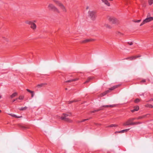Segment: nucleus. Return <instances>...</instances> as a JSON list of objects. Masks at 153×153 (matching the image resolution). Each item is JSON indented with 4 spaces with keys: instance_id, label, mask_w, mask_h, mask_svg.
<instances>
[{
    "instance_id": "nucleus-1",
    "label": "nucleus",
    "mask_w": 153,
    "mask_h": 153,
    "mask_svg": "<svg viewBox=\"0 0 153 153\" xmlns=\"http://www.w3.org/2000/svg\"><path fill=\"white\" fill-rule=\"evenodd\" d=\"M53 1L56 4L59 6L63 12H67V10L65 7L60 2L56 0H54Z\"/></svg>"
},
{
    "instance_id": "nucleus-2",
    "label": "nucleus",
    "mask_w": 153,
    "mask_h": 153,
    "mask_svg": "<svg viewBox=\"0 0 153 153\" xmlns=\"http://www.w3.org/2000/svg\"><path fill=\"white\" fill-rule=\"evenodd\" d=\"M71 113H68L67 114L63 113L62 116L61 117V119L66 121L69 122L70 121V120L67 117L71 116Z\"/></svg>"
},
{
    "instance_id": "nucleus-3",
    "label": "nucleus",
    "mask_w": 153,
    "mask_h": 153,
    "mask_svg": "<svg viewBox=\"0 0 153 153\" xmlns=\"http://www.w3.org/2000/svg\"><path fill=\"white\" fill-rule=\"evenodd\" d=\"M48 8L50 10H51L54 12L58 13H59V11L53 4L51 3L49 4L48 7Z\"/></svg>"
},
{
    "instance_id": "nucleus-4",
    "label": "nucleus",
    "mask_w": 153,
    "mask_h": 153,
    "mask_svg": "<svg viewBox=\"0 0 153 153\" xmlns=\"http://www.w3.org/2000/svg\"><path fill=\"white\" fill-rule=\"evenodd\" d=\"M115 106V105H104L102 106L101 107H100L99 109H97V110H95L92 111H91V113H94L96 111H98L100 110H101L102 109V107H113Z\"/></svg>"
},
{
    "instance_id": "nucleus-5",
    "label": "nucleus",
    "mask_w": 153,
    "mask_h": 153,
    "mask_svg": "<svg viewBox=\"0 0 153 153\" xmlns=\"http://www.w3.org/2000/svg\"><path fill=\"white\" fill-rule=\"evenodd\" d=\"M96 13V11L94 10L89 11L88 12V15L92 20H94L95 19Z\"/></svg>"
},
{
    "instance_id": "nucleus-6",
    "label": "nucleus",
    "mask_w": 153,
    "mask_h": 153,
    "mask_svg": "<svg viewBox=\"0 0 153 153\" xmlns=\"http://www.w3.org/2000/svg\"><path fill=\"white\" fill-rule=\"evenodd\" d=\"M153 20V17H147L143 20V22L140 24V26H141L145 24L152 21Z\"/></svg>"
},
{
    "instance_id": "nucleus-7",
    "label": "nucleus",
    "mask_w": 153,
    "mask_h": 153,
    "mask_svg": "<svg viewBox=\"0 0 153 153\" xmlns=\"http://www.w3.org/2000/svg\"><path fill=\"white\" fill-rule=\"evenodd\" d=\"M109 19L113 24H116L117 22V19L114 17H110Z\"/></svg>"
},
{
    "instance_id": "nucleus-8",
    "label": "nucleus",
    "mask_w": 153,
    "mask_h": 153,
    "mask_svg": "<svg viewBox=\"0 0 153 153\" xmlns=\"http://www.w3.org/2000/svg\"><path fill=\"white\" fill-rule=\"evenodd\" d=\"M114 89L113 88V87H112L111 88H109V90H107L106 91H105L102 94L100 95L101 97H102V96L105 95L107 93H108V92H109L110 90L112 91Z\"/></svg>"
},
{
    "instance_id": "nucleus-9",
    "label": "nucleus",
    "mask_w": 153,
    "mask_h": 153,
    "mask_svg": "<svg viewBox=\"0 0 153 153\" xmlns=\"http://www.w3.org/2000/svg\"><path fill=\"white\" fill-rule=\"evenodd\" d=\"M103 3L108 6H110V4L108 1H112L113 0H101Z\"/></svg>"
},
{
    "instance_id": "nucleus-10",
    "label": "nucleus",
    "mask_w": 153,
    "mask_h": 153,
    "mask_svg": "<svg viewBox=\"0 0 153 153\" xmlns=\"http://www.w3.org/2000/svg\"><path fill=\"white\" fill-rule=\"evenodd\" d=\"M94 39H86L82 41L81 42V43H84L89 42L91 41H94Z\"/></svg>"
},
{
    "instance_id": "nucleus-11",
    "label": "nucleus",
    "mask_w": 153,
    "mask_h": 153,
    "mask_svg": "<svg viewBox=\"0 0 153 153\" xmlns=\"http://www.w3.org/2000/svg\"><path fill=\"white\" fill-rule=\"evenodd\" d=\"M30 25L31 28L35 30L36 28V25L33 22Z\"/></svg>"
},
{
    "instance_id": "nucleus-12",
    "label": "nucleus",
    "mask_w": 153,
    "mask_h": 153,
    "mask_svg": "<svg viewBox=\"0 0 153 153\" xmlns=\"http://www.w3.org/2000/svg\"><path fill=\"white\" fill-rule=\"evenodd\" d=\"M140 56H132V57H129L128 58H126V59H129L130 60H132L134 59H135L137 57H140Z\"/></svg>"
},
{
    "instance_id": "nucleus-13",
    "label": "nucleus",
    "mask_w": 153,
    "mask_h": 153,
    "mask_svg": "<svg viewBox=\"0 0 153 153\" xmlns=\"http://www.w3.org/2000/svg\"><path fill=\"white\" fill-rule=\"evenodd\" d=\"M139 109V107L138 106H136L134 107V108L131 110V111L132 112H134L135 111H137Z\"/></svg>"
},
{
    "instance_id": "nucleus-14",
    "label": "nucleus",
    "mask_w": 153,
    "mask_h": 153,
    "mask_svg": "<svg viewBox=\"0 0 153 153\" xmlns=\"http://www.w3.org/2000/svg\"><path fill=\"white\" fill-rule=\"evenodd\" d=\"M131 123L130 121H129V120L126 121L125 123H124L123 124V125L124 126H126L130 125Z\"/></svg>"
},
{
    "instance_id": "nucleus-15",
    "label": "nucleus",
    "mask_w": 153,
    "mask_h": 153,
    "mask_svg": "<svg viewBox=\"0 0 153 153\" xmlns=\"http://www.w3.org/2000/svg\"><path fill=\"white\" fill-rule=\"evenodd\" d=\"M141 124V123H140V122H131V123L130 125H134L139 124Z\"/></svg>"
},
{
    "instance_id": "nucleus-16",
    "label": "nucleus",
    "mask_w": 153,
    "mask_h": 153,
    "mask_svg": "<svg viewBox=\"0 0 153 153\" xmlns=\"http://www.w3.org/2000/svg\"><path fill=\"white\" fill-rule=\"evenodd\" d=\"M78 79V78H76L74 79H71L70 80H67L65 81L66 82H71L75 81Z\"/></svg>"
},
{
    "instance_id": "nucleus-17",
    "label": "nucleus",
    "mask_w": 153,
    "mask_h": 153,
    "mask_svg": "<svg viewBox=\"0 0 153 153\" xmlns=\"http://www.w3.org/2000/svg\"><path fill=\"white\" fill-rule=\"evenodd\" d=\"M130 129V128L125 129L124 130H123L121 131H118V132L119 133H123L124 132H126L128 131Z\"/></svg>"
},
{
    "instance_id": "nucleus-18",
    "label": "nucleus",
    "mask_w": 153,
    "mask_h": 153,
    "mask_svg": "<svg viewBox=\"0 0 153 153\" xmlns=\"http://www.w3.org/2000/svg\"><path fill=\"white\" fill-rule=\"evenodd\" d=\"M118 126L116 124H111L109 126H106L107 128L108 127H117Z\"/></svg>"
},
{
    "instance_id": "nucleus-19",
    "label": "nucleus",
    "mask_w": 153,
    "mask_h": 153,
    "mask_svg": "<svg viewBox=\"0 0 153 153\" xmlns=\"http://www.w3.org/2000/svg\"><path fill=\"white\" fill-rule=\"evenodd\" d=\"M17 93L14 92L13 94L12 95H11L10 96V97L11 98H13L16 97L17 95Z\"/></svg>"
},
{
    "instance_id": "nucleus-20",
    "label": "nucleus",
    "mask_w": 153,
    "mask_h": 153,
    "mask_svg": "<svg viewBox=\"0 0 153 153\" xmlns=\"http://www.w3.org/2000/svg\"><path fill=\"white\" fill-rule=\"evenodd\" d=\"M27 107L26 106H25L24 107H21L19 108V109L20 111H24L26 110L27 108Z\"/></svg>"
},
{
    "instance_id": "nucleus-21",
    "label": "nucleus",
    "mask_w": 153,
    "mask_h": 153,
    "mask_svg": "<svg viewBox=\"0 0 153 153\" xmlns=\"http://www.w3.org/2000/svg\"><path fill=\"white\" fill-rule=\"evenodd\" d=\"M46 84L45 83H42L41 84L38 85L37 86L38 88H39L42 87L43 85Z\"/></svg>"
},
{
    "instance_id": "nucleus-22",
    "label": "nucleus",
    "mask_w": 153,
    "mask_h": 153,
    "mask_svg": "<svg viewBox=\"0 0 153 153\" xmlns=\"http://www.w3.org/2000/svg\"><path fill=\"white\" fill-rule=\"evenodd\" d=\"M92 79V78H91V77H89L88 78L87 80L84 82V84H85V83H86L88 82Z\"/></svg>"
},
{
    "instance_id": "nucleus-23",
    "label": "nucleus",
    "mask_w": 153,
    "mask_h": 153,
    "mask_svg": "<svg viewBox=\"0 0 153 153\" xmlns=\"http://www.w3.org/2000/svg\"><path fill=\"white\" fill-rule=\"evenodd\" d=\"M91 118L90 117V118L89 119H83V120H82V121H78V123H81V122H84L85 121H86V120H88L89 119H91Z\"/></svg>"
},
{
    "instance_id": "nucleus-24",
    "label": "nucleus",
    "mask_w": 153,
    "mask_h": 153,
    "mask_svg": "<svg viewBox=\"0 0 153 153\" xmlns=\"http://www.w3.org/2000/svg\"><path fill=\"white\" fill-rule=\"evenodd\" d=\"M136 119V118H132L129 119V121H130L131 122L133 120Z\"/></svg>"
},
{
    "instance_id": "nucleus-25",
    "label": "nucleus",
    "mask_w": 153,
    "mask_h": 153,
    "mask_svg": "<svg viewBox=\"0 0 153 153\" xmlns=\"http://www.w3.org/2000/svg\"><path fill=\"white\" fill-rule=\"evenodd\" d=\"M32 22L30 21H27L25 22V23L27 24H28L29 25H30Z\"/></svg>"
},
{
    "instance_id": "nucleus-26",
    "label": "nucleus",
    "mask_w": 153,
    "mask_h": 153,
    "mask_svg": "<svg viewBox=\"0 0 153 153\" xmlns=\"http://www.w3.org/2000/svg\"><path fill=\"white\" fill-rule=\"evenodd\" d=\"M149 2L150 5H151L153 3V0H149Z\"/></svg>"
},
{
    "instance_id": "nucleus-27",
    "label": "nucleus",
    "mask_w": 153,
    "mask_h": 153,
    "mask_svg": "<svg viewBox=\"0 0 153 153\" xmlns=\"http://www.w3.org/2000/svg\"><path fill=\"white\" fill-rule=\"evenodd\" d=\"M24 98V96H19V97L18 98V99L20 100H22Z\"/></svg>"
},
{
    "instance_id": "nucleus-28",
    "label": "nucleus",
    "mask_w": 153,
    "mask_h": 153,
    "mask_svg": "<svg viewBox=\"0 0 153 153\" xmlns=\"http://www.w3.org/2000/svg\"><path fill=\"white\" fill-rule=\"evenodd\" d=\"M105 27L107 28H111L110 26L109 25H108L107 24H105Z\"/></svg>"
},
{
    "instance_id": "nucleus-29",
    "label": "nucleus",
    "mask_w": 153,
    "mask_h": 153,
    "mask_svg": "<svg viewBox=\"0 0 153 153\" xmlns=\"http://www.w3.org/2000/svg\"><path fill=\"white\" fill-rule=\"evenodd\" d=\"M77 101V100H74L68 102H69L68 103L69 104H71V103H72L73 102H76Z\"/></svg>"
},
{
    "instance_id": "nucleus-30",
    "label": "nucleus",
    "mask_w": 153,
    "mask_h": 153,
    "mask_svg": "<svg viewBox=\"0 0 153 153\" xmlns=\"http://www.w3.org/2000/svg\"><path fill=\"white\" fill-rule=\"evenodd\" d=\"M11 116L13 117H16V115H15L14 114H9Z\"/></svg>"
},
{
    "instance_id": "nucleus-31",
    "label": "nucleus",
    "mask_w": 153,
    "mask_h": 153,
    "mask_svg": "<svg viewBox=\"0 0 153 153\" xmlns=\"http://www.w3.org/2000/svg\"><path fill=\"white\" fill-rule=\"evenodd\" d=\"M140 101V100L138 99H136L134 101V102L136 103H137Z\"/></svg>"
},
{
    "instance_id": "nucleus-32",
    "label": "nucleus",
    "mask_w": 153,
    "mask_h": 153,
    "mask_svg": "<svg viewBox=\"0 0 153 153\" xmlns=\"http://www.w3.org/2000/svg\"><path fill=\"white\" fill-rule=\"evenodd\" d=\"M119 86V85H115V86H113V88H114V89L117 88L118 86Z\"/></svg>"
},
{
    "instance_id": "nucleus-33",
    "label": "nucleus",
    "mask_w": 153,
    "mask_h": 153,
    "mask_svg": "<svg viewBox=\"0 0 153 153\" xmlns=\"http://www.w3.org/2000/svg\"><path fill=\"white\" fill-rule=\"evenodd\" d=\"M143 118L142 117H141V116H140L139 117H138L137 118H136V119H137V120H139V119H141Z\"/></svg>"
},
{
    "instance_id": "nucleus-34",
    "label": "nucleus",
    "mask_w": 153,
    "mask_h": 153,
    "mask_svg": "<svg viewBox=\"0 0 153 153\" xmlns=\"http://www.w3.org/2000/svg\"><path fill=\"white\" fill-rule=\"evenodd\" d=\"M22 117V116H17V115H16V117H15L16 118H20Z\"/></svg>"
},
{
    "instance_id": "nucleus-35",
    "label": "nucleus",
    "mask_w": 153,
    "mask_h": 153,
    "mask_svg": "<svg viewBox=\"0 0 153 153\" xmlns=\"http://www.w3.org/2000/svg\"><path fill=\"white\" fill-rule=\"evenodd\" d=\"M140 21V20H138L137 21H135L136 22H139Z\"/></svg>"
},
{
    "instance_id": "nucleus-36",
    "label": "nucleus",
    "mask_w": 153,
    "mask_h": 153,
    "mask_svg": "<svg viewBox=\"0 0 153 153\" xmlns=\"http://www.w3.org/2000/svg\"><path fill=\"white\" fill-rule=\"evenodd\" d=\"M34 95V93H33L32 94H31V97L33 98V97Z\"/></svg>"
},
{
    "instance_id": "nucleus-37",
    "label": "nucleus",
    "mask_w": 153,
    "mask_h": 153,
    "mask_svg": "<svg viewBox=\"0 0 153 153\" xmlns=\"http://www.w3.org/2000/svg\"><path fill=\"white\" fill-rule=\"evenodd\" d=\"M128 43L130 45H132L133 44V43L132 42H131L130 43H129L128 42Z\"/></svg>"
},
{
    "instance_id": "nucleus-38",
    "label": "nucleus",
    "mask_w": 153,
    "mask_h": 153,
    "mask_svg": "<svg viewBox=\"0 0 153 153\" xmlns=\"http://www.w3.org/2000/svg\"><path fill=\"white\" fill-rule=\"evenodd\" d=\"M18 98H16L15 99H14L13 100V102H14L15 101H16V100H17Z\"/></svg>"
},
{
    "instance_id": "nucleus-39",
    "label": "nucleus",
    "mask_w": 153,
    "mask_h": 153,
    "mask_svg": "<svg viewBox=\"0 0 153 153\" xmlns=\"http://www.w3.org/2000/svg\"><path fill=\"white\" fill-rule=\"evenodd\" d=\"M26 90L28 92H30V91H31L30 90H29V89H26Z\"/></svg>"
},
{
    "instance_id": "nucleus-40",
    "label": "nucleus",
    "mask_w": 153,
    "mask_h": 153,
    "mask_svg": "<svg viewBox=\"0 0 153 153\" xmlns=\"http://www.w3.org/2000/svg\"><path fill=\"white\" fill-rule=\"evenodd\" d=\"M30 93L31 94H32L34 93V92L33 91H31L30 92Z\"/></svg>"
},
{
    "instance_id": "nucleus-41",
    "label": "nucleus",
    "mask_w": 153,
    "mask_h": 153,
    "mask_svg": "<svg viewBox=\"0 0 153 153\" xmlns=\"http://www.w3.org/2000/svg\"><path fill=\"white\" fill-rule=\"evenodd\" d=\"M145 82V80H142V82Z\"/></svg>"
},
{
    "instance_id": "nucleus-42",
    "label": "nucleus",
    "mask_w": 153,
    "mask_h": 153,
    "mask_svg": "<svg viewBox=\"0 0 153 153\" xmlns=\"http://www.w3.org/2000/svg\"><path fill=\"white\" fill-rule=\"evenodd\" d=\"M3 39H5L6 40V41H7V39H6L5 38H3Z\"/></svg>"
},
{
    "instance_id": "nucleus-43",
    "label": "nucleus",
    "mask_w": 153,
    "mask_h": 153,
    "mask_svg": "<svg viewBox=\"0 0 153 153\" xmlns=\"http://www.w3.org/2000/svg\"><path fill=\"white\" fill-rule=\"evenodd\" d=\"M88 8H89L88 7H86V9H88Z\"/></svg>"
},
{
    "instance_id": "nucleus-44",
    "label": "nucleus",
    "mask_w": 153,
    "mask_h": 153,
    "mask_svg": "<svg viewBox=\"0 0 153 153\" xmlns=\"http://www.w3.org/2000/svg\"><path fill=\"white\" fill-rule=\"evenodd\" d=\"M151 100H152V101H153V98H152L151 99Z\"/></svg>"
},
{
    "instance_id": "nucleus-45",
    "label": "nucleus",
    "mask_w": 153,
    "mask_h": 153,
    "mask_svg": "<svg viewBox=\"0 0 153 153\" xmlns=\"http://www.w3.org/2000/svg\"><path fill=\"white\" fill-rule=\"evenodd\" d=\"M1 97H2L1 96H0V99L1 98Z\"/></svg>"
},
{
    "instance_id": "nucleus-46",
    "label": "nucleus",
    "mask_w": 153,
    "mask_h": 153,
    "mask_svg": "<svg viewBox=\"0 0 153 153\" xmlns=\"http://www.w3.org/2000/svg\"><path fill=\"white\" fill-rule=\"evenodd\" d=\"M118 33H119L120 34H121V33L120 32H118Z\"/></svg>"
},
{
    "instance_id": "nucleus-47",
    "label": "nucleus",
    "mask_w": 153,
    "mask_h": 153,
    "mask_svg": "<svg viewBox=\"0 0 153 153\" xmlns=\"http://www.w3.org/2000/svg\"><path fill=\"white\" fill-rule=\"evenodd\" d=\"M142 95H143V94H142V95H140V96H141Z\"/></svg>"
},
{
    "instance_id": "nucleus-48",
    "label": "nucleus",
    "mask_w": 153,
    "mask_h": 153,
    "mask_svg": "<svg viewBox=\"0 0 153 153\" xmlns=\"http://www.w3.org/2000/svg\"><path fill=\"white\" fill-rule=\"evenodd\" d=\"M1 112V111L0 110V112Z\"/></svg>"
},
{
    "instance_id": "nucleus-49",
    "label": "nucleus",
    "mask_w": 153,
    "mask_h": 153,
    "mask_svg": "<svg viewBox=\"0 0 153 153\" xmlns=\"http://www.w3.org/2000/svg\"><path fill=\"white\" fill-rule=\"evenodd\" d=\"M152 107H153V105L152 106Z\"/></svg>"
}]
</instances>
